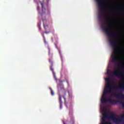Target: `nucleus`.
Instances as JSON below:
<instances>
[{
  "mask_svg": "<svg viewBox=\"0 0 124 124\" xmlns=\"http://www.w3.org/2000/svg\"><path fill=\"white\" fill-rule=\"evenodd\" d=\"M71 124H75V121H74V120H71Z\"/></svg>",
  "mask_w": 124,
  "mask_h": 124,
  "instance_id": "obj_19",
  "label": "nucleus"
},
{
  "mask_svg": "<svg viewBox=\"0 0 124 124\" xmlns=\"http://www.w3.org/2000/svg\"><path fill=\"white\" fill-rule=\"evenodd\" d=\"M53 76H54V78L55 79V80H58L56 76V73H55L54 72H53Z\"/></svg>",
  "mask_w": 124,
  "mask_h": 124,
  "instance_id": "obj_14",
  "label": "nucleus"
},
{
  "mask_svg": "<svg viewBox=\"0 0 124 124\" xmlns=\"http://www.w3.org/2000/svg\"><path fill=\"white\" fill-rule=\"evenodd\" d=\"M68 93L69 96H70L69 92H68Z\"/></svg>",
  "mask_w": 124,
  "mask_h": 124,
  "instance_id": "obj_24",
  "label": "nucleus"
},
{
  "mask_svg": "<svg viewBox=\"0 0 124 124\" xmlns=\"http://www.w3.org/2000/svg\"><path fill=\"white\" fill-rule=\"evenodd\" d=\"M49 90L51 91V93L52 95H54V93L51 87H49Z\"/></svg>",
  "mask_w": 124,
  "mask_h": 124,
  "instance_id": "obj_13",
  "label": "nucleus"
},
{
  "mask_svg": "<svg viewBox=\"0 0 124 124\" xmlns=\"http://www.w3.org/2000/svg\"><path fill=\"white\" fill-rule=\"evenodd\" d=\"M112 96L117 97L118 98H121V99H124V94L121 93H113L112 94Z\"/></svg>",
  "mask_w": 124,
  "mask_h": 124,
  "instance_id": "obj_7",
  "label": "nucleus"
},
{
  "mask_svg": "<svg viewBox=\"0 0 124 124\" xmlns=\"http://www.w3.org/2000/svg\"><path fill=\"white\" fill-rule=\"evenodd\" d=\"M120 104L122 105V106L124 107V102H121Z\"/></svg>",
  "mask_w": 124,
  "mask_h": 124,
  "instance_id": "obj_20",
  "label": "nucleus"
},
{
  "mask_svg": "<svg viewBox=\"0 0 124 124\" xmlns=\"http://www.w3.org/2000/svg\"><path fill=\"white\" fill-rule=\"evenodd\" d=\"M110 118L114 122L115 124H120V123L123 122V120H124V114L122 115L120 118L118 116H117L116 114H113V116H110Z\"/></svg>",
  "mask_w": 124,
  "mask_h": 124,
  "instance_id": "obj_4",
  "label": "nucleus"
},
{
  "mask_svg": "<svg viewBox=\"0 0 124 124\" xmlns=\"http://www.w3.org/2000/svg\"><path fill=\"white\" fill-rule=\"evenodd\" d=\"M62 96L61 94H59V102L60 104V108L61 109H62Z\"/></svg>",
  "mask_w": 124,
  "mask_h": 124,
  "instance_id": "obj_9",
  "label": "nucleus"
},
{
  "mask_svg": "<svg viewBox=\"0 0 124 124\" xmlns=\"http://www.w3.org/2000/svg\"><path fill=\"white\" fill-rule=\"evenodd\" d=\"M48 0H47V3H48Z\"/></svg>",
  "mask_w": 124,
  "mask_h": 124,
  "instance_id": "obj_25",
  "label": "nucleus"
},
{
  "mask_svg": "<svg viewBox=\"0 0 124 124\" xmlns=\"http://www.w3.org/2000/svg\"><path fill=\"white\" fill-rule=\"evenodd\" d=\"M49 62L51 64V66L50 67V69L52 72L53 74L54 75V69L53 68V61L51 59H49Z\"/></svg>",
  "mask_w": 124,
  "mask_h": 124,
  "instance_id": "obj_10",
  "label": "nucleus"
},
{
  "mask_svg": "<svg viewBox=\"0 0 124 124\" xmlns=\"http://www.w3.org/2000/svg\"><path fill=\"white\" fill-rule=\"evenodd\" d=\"M67 83H68V81H67Z\"/></svg>",
  "mask_w": 124,
  "mask_h": 124,
  "instance_id": "obj_26",
  "label": "nucleus"
},
{
  "mask_svg": "<svg viewBox=\"0 0 124 124\" xmlns=\"http://www.w3.org/2000/svg\"><path fill=\"white\" fill-rule=\"evenodd\" d=\"M41 5L42 8V12L44 13L45 11H46V9H45V8L44 7V5L43 4V3H41Z\"/></svg>",
  "mask_w": 124,
  "mask_h": 124,
  "instance_id": "obj_11",
  "label": "nucleus"
},
{
  "mask_svg": "<svg viewBox=\"0 0 124 124\" xmlns=\"http://www.w3.org/2000/svg\"><path fill=\"white\" fill-rule=\"evenodd\" d=\"M44 33H47V31H45L43 33V36L44 37V43L45 44H46V39H45V37H44Z\"/></svg>",
  "mask_w": 124,
  "mask_h": 124,
  "instance_id": "obj_12",
  "label": "nucleus"
},
{
  "mask_svg": "<svg viewBox=\"0 0 124 124\" xmlns=\"http://www.w3.org/2000/svg\"><path fill=\"white\" fill-rule=\"evenodd\" d=\"M72 114H73L72 109H70V110H69V115H72Z\"/></svg>",
  "mask_w": 124,
  "mask_h": 124,
  "instance_id": "obj_18",
  "label": "nucleus"
},
{
  "mask_svg": "<svg viewBox=\"0 0 124 124\" xmlns=\"http://www.w3.org/2000/svg\"><path fill=\"white\" fill-rule=\"evenodd\" d=\"M37 10H39V6H38V7H37Z\"/></svg>",
  "mask_w": 124,
  "mask_h": 124,
  "instance_id": "obj_23",
  "label": "nucleus"
},
{
  "mask_svg": "<svg viewBox=\"0 0 124 124\" xmlns=\"http://www.w3.org/2000/svg\"><path fill=\"white\" fill-rule=\"evenodd\" d=\"M114 75H116L118 77L121 78V80H124V69L122 70H115L113 72ZM105 80L107 82V85L105 86L104 89V93L102 94V98L101 99L102 103H107L108 102L110 103L111 105H114L117 103H119L118 101H116V99H112V98H109L107 99L106 97V95L108 93H111L112 90H123L124 91V82H122L121 84L116 86V85H113L110 87L111 85V79L110 78H105Z\"/></svg>",
  "mask_w": 124,
  "mask_h": 124,
  "instance_id": "obj_1",
  "label": "nucleus"
},
{
  "mask_svg": "<svg viewBox=\"0 0 124 124\" xmlns=\"http://www.w3.org/2000/svg\"><path fill=\"white\" fill-rule=\"evenodd\" d=\"M63 124H66V123H65L64 121H63Z\"/></svg>",
  "mask_w": 124,
  "mask_h": 124,
  "instance_id": "obj_21",
  "label": "nucleus"
},
{
  "mask_svg": "<svg viewBox=\"0 0 124 124\" xmlns=\"http://www.w3.org/2000/svg\"><path fill=\"white\" fill-rule=\"evenodd\" d=\"M97 4L99 6V15L98 18L99 21H101V28L102 29L108 34L109 38H118L119 37V34L118 32H110L109 30L112 28L111 23H110V19L109 16L106 18V19L109 21V24L108 27L106 28L105 24L103 22V16H105V7H104V1L103 0H96Z\"/></svg>",
  "mask_w": 124,
  "mask_h": 124,
  "instance_id": "obj_2",
  "label": "nucleus"
},
{
  "mask_svg": "<svg viewBox=\"0 0 124 124\" xmlns=\"http://www.w3.org/2000/svg\"><path fill=\"white\" fill-rule=\"evenodd\" d=\"M114 84L113 83V85H112V86H114V85H113Z\"/></svg>",
  "mask_w": 124,
  "mask_h": 124,
  "instance_id": "obj_27",
  "label": "nucleus"
},
{
  "mask_svg": "<svg viewBox=\"0 0 124 124\" xmlns=\"http://www.w3.org/2000/svg\"><path fill=\"white\" fill-rule=\"evenodd\" d=\"M50 11L49 9L47 8V16H50Z\"/></svg>",
  "mask_w": 124,
  "mask_h": 124,
  "instance_id": "obj_17",
  "label": "nucleus"
},
{
  "mask_svg": "<svg viewBox=\"0 0 124 124\" xmlns=\"http://www.w3.org/2000/svg\"><path fill=\"white\" fill-rule=\"evenodd\" d=\"M111 114H109L108 113V112H105L104 114H103V117H102V120L103 122L101 123V124H111V123H110V122H106V120L108 118V119H110L112 120V119L110 118L111 116H113ZM109 116V117H108Z\"/></svg>",
  "mask_w": 124,
  "mask_h": 124,
  "instance_id": "obj_6",
  "label": "nucleus"
},
{
  "mask_svg": "<svg viewBox=\"0 0 124 124\" xmlns=\"http://www.w3.org/2000/svg\"><path fill=\"white\" fill-rule=\"evenodd\" d=\"M122 66H123V63H122V62H120L119 63L118 67H121Z\"/></svg>",
  "mask_w": 124,
  "mask_h": 124,
  "instance_id": "obj_15",
  "label": "nucleus"
},
{
  "mask_svg": "<svg viewBox=\"0 0 124 124\" xmlns=\"http://www.w3.org/2000/svg\"><path fill=\"white\" fill-rule=\"evenodd\" d=\"M42 20L43 22L44 28L46 30L47 29V20H46V18L43 17H42Z\"/></svg>",
  "mask_w": 124,
  "mask_h": 124,
  "instance_id": "obj_8",
  "label": "nucleus"
},
{
  "mask_svg": "<svg viewBox=\"0 0 124 124\" xmlns=\"http://www.w3.org/2000/svg\"><path fill=\"white\" fill-rule=\"evenodd\" d=\"M58 91L59 92H61L62 93L63 98L64 100L65 104H66V98L65 95H66V89H65L63 84L62 83L58 84Z\"/></svg>",
  "mask_w": 124,
  "mask_h": 124,
  "instance_id": "obj_5",
  "label": "nucleus"
},
{
  "mask_svg": "<svg viewBox=\"0 0 124 124\" xmlns=\"http://www.w3.org/2000/svg\"><path fill=\"white\" fill-rule=\"evenodd\" d=\"M108 74V75H111V73H112V71H110L109 70H108V71L107 72Z\"/></svg>",
  "mask_w": 124,
  "mask_h": 124,
  "instance_id": "obj_16",
  "label": "nucleus"
},
{
  "mask_svg": "<svg viewBox=\"0 0 124 124\" xmlns=\"http://www.w3.org/2000/svg\"><path fill=\"white\" fill-rule=\"evenodd\" d=\"M48 50H49L48 54H50V49H49V48H48Z\"/></svg>",
  "mask_w": 124,
  "mask_h": 124,
  "instance_id": "obj_22",
  "label": "nucleus"
},
{
  "mask_svg": "<svg viewBox=\"0 0 124 124\" xmlns=\"http://www.w3.org/2000/svg\"><path fill=\"white\" fill-rule=\"evenodd\" d=\"M109 43L113 49L112 61L113 62H119L121 58L120 56L117 55V53L120 51L118 48V45L120 44V41L118 40H112L109 41Z\"/></svg>",
  "mask_w": 124,
  "mask_h": 124,
  "instance_id": "obj_3",
  "label": "nucleus"
}]
</instances>
